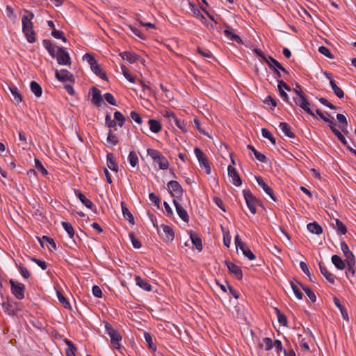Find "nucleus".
<instances>
[{"mask_svg":"<svg viewBox=\"0 0 356 356\" xmlns=\"http://www.w3.org/2000/svg\"><path fill=\"white\" fill-rule=\"evenodd\" d=\"M92 102L97 106L99 107L103 103L102 97L100 90L95 87H92Z\"/></svg>","mask_w":356,"mask_h":356,"instance_id":"a211bd4d","label":"nucleus"},{"mask_svg":"<svg viewBox=\"0 0 356 356\" xmlns=\"http://www.w3.org/2000/svg\"><path fill=\"white\" fill-rule=\"evenodd\" d=\"M228 175L232 179V182L236 186H239L242 184V181L239 177L236 170L232 165H229L227 168Z\"/></svg>","mask_w":356,"mask_h":356,"instance_id":"ddd939ff","label":"nucleus"},{"mask_svg":"<svg viewBox=\"0 0 356 356\" xmlns=\"http://www.w3.org/2000/svg\"><path fill=\"white\" fill-rule=\"evenodd\" d=\"M307 229L311 233H313V234H315L317 235H319L323 232V228L318 223H317L316 222L309 223L307 225Z\"/></svg>","mask_w":356,"mask_h":356,"instance_id":"cd10ccee","label":"nucleus"},{"mask_svg":"<svg viewBox=\"0 0 356 356\" xmlns=\"http://www.w3.org/2000/svg\"><path fill=\"white\" fill-rule=\"evenodd\" d=\"M337 231L340 234H345L347 232V229L343 223L338 219L335 220Z\"/></svg>","mask_w":356,"mask_h":356,"instance_id":"3c124183","label":"nucleus"},{"mask_svg":"<svg viewBox=\"0 0 356 356\" xmlns=\"http://www.w3.org/2000/svg\"><path fill=\"white\" fill-rule=\"evenodd\" d=\"M25 13L26 15H23L22 18V31L33 29V23L32 20L34 18V14L29 10H25Z\"/></svg>","mask_w":356,"mask_h":356,"instance_id":"6e6552de","label":"nucleus"},{"mask_svg":"<svg viewBox=\"0 0 356 356\" xmlns=\"http://www.w3.org/2000/svg\"><path fill=\"white\" fill-rule=\"evenodd\" d=\"M2 307L5 313L8 315H15L17 311V305L13 301L7 300L3 302Z\"/></svg>","mask_w":356,"mask_h":356,"instance_id":"dca6fc26","label":"nucleus"},{"mask_svg":"<svg viewBox=\"0 0 356 356\" xmlns=\"http://www.w3.org/2000/svg\"><path fill=\"white\" fill-rule=\"evenodd\" d=\"M225 264L229 270V272L233 274L238 280H241L243 277V273L241 268L234 264V263L225 261Z\"/></svg>","mask_w":356,"mask_h":356,"instance_id":"f8f14e48","label":"nucleus"},{"mask_svg":"<svg viewBox=\"0 0 356 356\" xmlns=\"http://www.w3.org/2000/svg\"><path fill=\"white\" fill-rule=\"evenodd\" d=\"M8 88L13 95V102L15 104H19L20 102H22V97L17 88L15 86H8Z\"/></svg>","mask_w":356,"mask_h":356,"instance_id":"412c9836","label":"nucleus"},{"mask_svg":"<svg viewBox=\"0 0 356 356\" xmlns=\"http://www.w3.org/2000/svg\"><path fill=\"white\" fill-rule=\"evenodd\" d=\"M191 239L196 249L199 251H201L202 250V243L200 237L197 234L191 233Z\"/></svg>","mask_w":356,"mask_h":356,"instance_id":"f704fd0d","label":"nucleus"},{"mask_svg":"<svg viewBox=\"0 0 356 356\" xmlns=\"http://www.w3.org/2000/svg\"><path fill=\"white\" fill-rule=\"evenodd\" d=\"M221 229L223 233V243L226 247H229L231 243V236L228 230H225L223 227L221 226Z\"/></svg>","mask_w":356,"mask_h":356,"instance_id":"09e8293b","label":"nucleus"},{"mask_svg":"<svg viewBox=\"0 0 356 356\" xmlns=\"http://www.w3.org/2000/svg\"><path fill=\"white\" fill-rule=\"evenodd\" d=\"M122 211L123 217L127 220L130 223L134 224V218L132 213L129 211L128 208L126 207L124 202H121Z\"/></svg>","mask_w":356,"mask_h":356,"instance_id":"a878e982","label":"nucleus"},{"mask_svg":"<svg viewBox=\"0 0 356 356\" xmlns=\"http://www.w3.org/2000/svg\"><path fill=\"white\" fill-rule=\"evenodd\" d=\"M168 189L171 195L175 197H179L183 194V189L181 186L177 181H170L168 184Z\"/></svg>","mask_w":356,"mask_h":356,"instance_id":"1a4fd4ad","label":"nucleus"},{"mask_svg":"<svg viewBox=\"0 0 356 356\" xmlns=\"http://www.w3.org/2000/svg\"><path fill=\"white\" fill-rule=\"evenodd\" d=\"M238 248L242 251L243 255L248 258L249 260H254L255 259V255L245 243L238 246Z\"/></svg>","mask_w":356,"mask_h":356,"instance_id":"c85d7f7f","label":"nucleus"},{"mask_svg":"<svg viewBox=\"0 0 356 356\" xmlns=\"http://www.w3.org/2000/svg\"><path fill=\"white\" fill-rule=\"evenodd\" d=\"M301 285L302 284L298 282H291V286L293 289V291L294 294L296 295V298L299 300L302 299V293L300 291L299 287H298V286H301Z\"/></svg>","mask_w":356,"mask_h":356,"instance_id":"a19ab883","label":"nucleus"},{"mask_svg":"<svg viewBox=\"0 0 356 356\" xmlns=\"http://www.w3.org/2000/svg\"><path fill=\"white\" fill-rule=\"evenodd\" d=\"M261 134L264 138L268 139L272 143V144H276L275 138L273 136L272 134L268 129L262 128Z\"/></svg>","mask_w":356,"mask_h":356,"instance_id":"864d4df0","label":"nucleus"},{"mask_svg":"<svg viewBox=\"0 0 356 356\" xmlns=\"http://www.w3.org/2000/svg\"><path fill=\"white\" fill-rule=\"evenodd\" d=\"M144 337L148 344L149 348L154 350H156V346L154 344V343L152 341V335L148 332H145Z\"/></svg>","mask_w":356,"mask_h":356,"instance_id":"4d7b16f0","label":"nucleus"},{"mask_svg":"<svg viewBox=\"0 0 356 356\" xmlns=\"http://www.w3.org/2000/svg\"><path fill=\"white\" fill-rule=\"evenodd\" d=\"M330 86L332 87L334 93L337 97L341 99L344 97V92L341 88L337 86L335 81H330Z\"/></svg>","mask_w":356,"mask_h":356,"instance_id":"58836bf2","label":"nucleus"},{"mask_svg":"<svg viewBox=\"0 0 356 356\" xmlns=\"http://www.w3.org/2000/svg\"><path fill=\"white\" fill-rule=\"evenodd\" d=\"M90 68L97 76H99L104 80L107 79L105 72L102 71L97 61L95 62V65H90Z\"/></svg>","mask_w":356,"mask_h":356,"instance_id":"473e14b6","label":"nucleus"},{"mask_svg":"<svg viewBox=\"0 0 356 356\" xmlns=\"http://www.w3.org/2000/svg\"><path fill=\"white\" fill-rule=\"evenodd\" d=\"M318 51L329 58H333V56L332 55L330 50L326 47H324V46L319 47Z\"/></svg>","mask_w":356,"mask_h":356,"instance_id":"e2e57ef3","label":"nucleus"},{"mask_svg":"<svg viewBox=\"0 0 356 356\" xmlns=\"http://www.w3.org/2000/svg\"><path fill=\"white\" fill-rule=\"evenodd\" d=\"M332 262L339 270H343L346 267V261H343L342 259L338 255L334 254L332 257Z\"/></svg>","mask_w":356,"mask_h":356,"instance_id":"7c9ffc66","label":"nucleus"},{"mask_svg":"<svg viewBox=\"0 0 356 356\" xmlns=\"http://www.w3.org/2000/svg\"><path fill=\"white\" fill-rule=\"evenodd\" d=\"M257 184L263 188L266 194H268L273 201H276V198L273 194V191L266 183L264 181L262 177H256Z\"/></svg>","mask_w":356,"mask_h":356,"instance_id":"2eb2a0df","label":"nucleus"},{"mask_svg":"<svg viewBox=\"0 0 356 356\" xmlns=\"http://www.w3.org/2000/svg\"><path fill=\"white\" fill-rule=\"evenodd\" d=\"M122 59L127 60L130 63H134L139 60L140 56L130 51H123L120 54Z\"/></svg>","mask_w":356,"mask_h":356,"instance_id":"5701e85b","label":"nucleus"},{"mask_svg":"<svg viewBox=\"0 0 356 356\" xmlns=\"http://www.w3.org/2000/svg\"><path fill=\"white\" fill-rule=\"evenodd\" d=\"M261 347L264 348L265 350L268 351L273 347V343L270 338L266 337L263 339V343L261 344Z\"/></svg>","mask_w":356,"mask_h":356,"instance_id":"49530a36","label":"nucleus"},{"mask_svg":"<svg viewBox=\"0 0 356 356\" xmlns=\"http://www.w3.org/2000/svg\"><path fill=\"white\" fill-rule=\"evenodd\" d=\"M161 235L166 241H172L175 237L172 228L166 225H161Z\"/></svg>","mask_w":356,"mask_h":356,"instance_id":"9b49d317","label":"nucleus"},{"mask_svg":"<svg viewBox=\"0 0 356 356\" xmlns=\"http://www.w3.org/2000/svg\"><path fill=\"white\" fill-rule=\"evenodd\" d=\"M173 204L180 218L185 222H188L189 221V216L186 210L175 199L173 200Z\"/></svg>","mask_w":356,"mask_h":356,"instance_id":"4468645a","label":"nucleus"},{"mask_svg":"<svg viewBox=\"0 0 356 356\" xmlns=\"http://www.w3.org/2000/svg\"><path fill=\"white\" fill-rule=\"evenodd\" d=\"M62 226L63 229L66 231V232L68 234L69 236L72 238L74 236V229L72 227V225L67 222H62Z\"/></svg>","mask_w":356,"mask_h":356,"instance_id":"37998d69","label":"nucleus"},{"mask_svg":"<svg viewBox=\"0 0 356 356\" xmlns=\"http://www.w3.org/2000/svg\"><path fill=\"white\" fill-rule=\"evenodd\" d=\"M107 165L108 167L115 172L118 171V165L115 162V156L113 153H108L106 155Z\"/></svg>","mask_w":356,"mask_h":356,"instance_id":"b1692460","label":"nucleus"},{"mask_svg":"<svg viewBox=\"0 0 356 356\" xmlns=\"http://www.w3.org/2000/svg\"><path fill=\"white\" fill-rule=\"evenodd\" d=\"M67 343L68 344V348L66 349V355L67 356H76V347L73 345L72 342L69 341H67Z\"/></svg>","mask_w":356,"mask_h":356,"instance_id":"bf43d9fd","label":"nucleus"},{"mask_svg":"<svg viewBox=\"0 0 356 356\" xmlns=\"http://www.w3.org/2000/svg\"><path fill=\"white\" fill-rule=\"evenodd\" d=\"M128 161L132 167H136L138 162V158L136 153L134 151L129 152L128 156Z\"/></svg>","mask_w":356,"mask_h":356,"instance_id":"c03bdc74","label":"nucleus"},{"mask_svg":"<svg viewBox=\"0 0 356 356\" xmlns=\"http://www.w3.org/2000/svg\"><path fill=\"white\" fill-rule=\"evenodd\" d=\"M18 268L22 276L26 279H28L31 276V273L29 270L22 265L18 266Z\"/></svg>","mask_w":356,"mask_h":356,"instance_id":"680f3d73","label":"nucleus"},{"mask_svg":"<svg viewBox=\"0 0 356 356\" xmlns=\"http://www.w3.org/2000/svg\"><path fill=\"white\" fill-rule=\"evenodd\" d=\"M319 268L321 274L326 278V280L332 284L334 283L336 279L335 275L330 273L323 263H319Z\"/></svg>","mask_w":356,"mask_h":356,"instance_id":"f3484780","label":"nucleus"},{"mask_svg":"<svg viewBox=\"0 0 356 356\" xmlns=\"http://www.w3.org/2000/svg\"><path fill=\"white\" fill-rule=\"evenodd\" d=\"M194 152L200 165L203 166L205 170V172L207 175H209L211 173V167L204 152L198 147L195 148Z\"/></svg>","mask_w":356,"mask_h":356,"instance_id":"0eeeda50","label":"nucleus"},{"mask_svg":"<svg viewBox=\"0 0 356 356\" xmlns=\"http://www.w3.org/2000/svg\"><path fill=\"white\" fill-rule=\"evenodd\" d=\"M121 70H122V74L124 75V76L131 83H135L136 82V76L131 75L129 70H127V68L126 67L125 65H121Z\"/></svg>","mask_w":356,"mask_h":356,"instance_id":"79ce46f5","label":"nucleus"},{"mask_svg":"<svg viewBox=\"0 0 356 356\" xmlns=\"http://www.w3.org/2000/svg\"><path fill=\"white\" fill-rule=\"evenodd\" d=\"M11 291L15 297L18 300H22L24 298L25 293V286L24 284L15 282L13 280H10L9 281Z\"/></svg>","mask_w":356,"mask_h":356,"instance_id":"20e7f679","label":"nucleus"},{"mask_svg":"<svg viewBox=\"0 0 356 356\" xmlns=\"http://www.w3.org/2000/svg\"><path fill=\"white\" fill-rule=\"evenodd\" d=\"M57 297L60 302L63 305L65 308H70V304L68 300L65 298V297L63 295V293L57 291H56Z\"/></svg>","mask_w":356,"mask_h":356,"instance_id":"de8ad7c7","label":"nucleus"},{"mask_svg":"<svg viewBox=\"0 0 356 356\" xmlns=\"http://www.w3.org/2000/svg\"><path fill=\"white\" fill-rule=\"evenodd\" d=\"M248 148L249 149H250L252 153L254 154V156L256 157V159L259 161L260 162H262V163H266L267 161H268V159L266 158V156L260 153L259 152H258L253 146L250 145H248Z\"/></svg>","mask_w":356,"mask_h":356,"instance_id":"72a5a7b5","label":"nucleus"},{"mask_svg":"<svg viewBox=\"0 0 356 356\" xmlns=\"http://www.w3.org/2000/svg\"><path fill=\"white\" fill-rule=\"evenodd\" d=\"M114 120L117 121L120 127H122L125 122V118L120 111H115L114 113Z\"/></svg>","mask_w":356,"mask_h":356,"instance_id":"a18cd8bd","label":"nucleus"},{"mask_svg":"<svg viewBox=\"0 0 356 356\" xmlns=\"http://www.w3.org/2000/svg\"><path fill=\"white\" fill-rule=\"evenodd\" d=\"M149 155L153 161L156 163L161 170H167L169 167V162L167 159L158 150L149 148L147 150Z\"/></svg>","mask_w":356,"mask_h":356,"instance_id":"f257e3e1","label":"nucleus"},{"mask_svg":"<svg viewBox=\"0 0 356 356\" xmlns=\"http://www.w3.org/2000/svg\"><path fill=\"white\" fill-rule=\"evenodd\" d=\"M150 130L154 133H159L161 129V124L156 120L149 119L148 121Z\"/></svg>","mask_w":356,"mask_h":356,"instance_id":"2f4dec72","label":"nucleus"},{"mask_svg":"<svg viewBox=\"0 0 356 356\" xmlns=\"http://www.w3.org/2000/svg\"><path fill=\"white\" fill-rule=\"evenodd\" d=\"M243 193L248 209L252 214H255L257 213V205L259 204V200L249 190H244Z\"/></svg>","mask_w":356,"mask_h":356,"instance_id":"7ed1b4c3","label":"nucleus"},{"mask_svg":"<svg viewBox=\"0 0 356 356\" xmlns=\"http://www.w3.org/2000/svg\"><path fill=\"white\" fill-rule=\"evenodd\" d=\"M26 36L27 41L30 43H33L36 41L35 32L33 29H27L26 31H22Z\"/></svg>","mask_w":356,"mask_h":356,"instance_id":"ea45409f","label":"nucleus"},{"mask_svg":"<svg viewBox=\"0 0 356 356\" xmlns=\"http://www.w3.org/2000/svg\"><path fill=\"white\" fill-rule=\"evenodd\" d=\"M129 28L131 31V32L133 33H134L136 36H138L139 38H140L142 40H145V37L144 36V35L141 33V31L138 29H137L131 25H129Z\"/></svg>","mask_w":356,"mask_h":356,"instance_id":"338daca9","label":"nucleus"},{"mask_svg":"<svg viewBox=\"0 0 356 356\" xmlns=\"http://www.w3.org/2000/svg\"><path fill=\"white\" fill-rule=\"evenodd\" d=\"M107 141L113 145H116L119 142L118 137L115 134H113L112 129H109L107 137Z\"/></svg>","mask_w":356,"mask_h":356,"instance_id":"5fc2aeb1","label":"nucleus"},{"mask_svg":"<svg viewBox=\"0 0 356 356\" xmlns=\"http://www.w3.org/2000/svg\"><path fill=\"white\" fill-rule=\"evenodd\" d=\"M75 194L76 197L80 200V201L88 209H92L94 207V204L88 199L83 193H81L79 191H76Z\"/></svg>","mask_w":356,"mask_h":356,"instance_id":"393cba45","label":"nucleus"},{"mask_svg":"<svg viewBox=\"0 0 356 356\" xmlns=\"http://www.w3.org/2000/svg\"><path fill=\"white\" fill-rule=\"evenodd\" d=\"M279 128L289 138H295V134L291 131V127L286 122H280Z\"/></svg>","mask_w":356,"mask_h":356,"instance_id":"c756f323","label":"nucleus"},{"mask_svg":"<svg viewBox=\"0 0 356 356\" xmlns=\"http://www.w3.org/2000/svg\"><path fill=\"white\" fill-rule=\"evenodd\" d=\"M51 35L57 39H61L63 42H66L67 39L64 36L63 32L56 29H54L51 32Z\"/></svg>","mask_w":356,"mask_h":356,"instance_id":"13d9d810","label":"nucleus"},{"mask_svg":"<svg viewBox=\"0 0 356 356\" xmlns=\"http://www.w3.org/2000/svg\"><path fill=\"white\" fill-rule=\"evenodd\" d=\"M35 168L40 170L42 175H47V170L44 168L42 163L37 159H35Z\"/></svg>","mask_w":356,"mask_h":356,"instance_id":"69168bd1","label":"nucleus"},{"mask_svg":"<svg viewBox=\"0 0 356 356\" xmlns=\"http://www.w3.org/2000/svg\"><path fill=\"white\" fill-rule=\"evenodd\" d=\"M330 128L332 130V131L334 133V134L337 137V138L344 145L347 147L348 145V142L346 139V138L343 136V135L336 129L334 125H330Z\"/></svg>","mask_w":356,"mask_h":356,"instance_id":"e433bc0d","label":"nucleus"},{"mask_svg":"<svg viewBox=\"0 0 356 356\" xmlns=\"http://www.w3.org/2000/svg\"><path fill=\"white\" fill-rule=\"evenodd\" d=\"M341 249L346 257V262L355 261L353 252L350 250L346 242L343 241L341 243Z\"/></svg>","mask_w":356,"mask_h":356,"instance_id":"6ab92c4d","label":"nucleus"},{"mask_svg":"<svg viewBox=\"0 0 356 356\" xmlns=\"http://www.w3.org/2000/svg\"><path fill=\"white\" fill-rule=\"evenodd\" d=\"M275 311H276V314H277V320H278V322L280 323V325H284V326H286L287 325V319H286V316L280 312V311L275 308Z\"/></svg>","mask_w":356,"mask_h":356,"instance_id":"8fccbe9b","label":"nucleus"},{"mask_svg":"<svg viewBox=\"0 0 356 356\" xmlns=\"http://www.w3.org/2000/svg\"><path fill=\"white\" fill-rule=\"evenodd\" d=\"M318 101L320 102L321 104H322L323 105L328 107L330 109H337V106L333 105L327 99H325L324 97L318 98Z\"/></svg>","mask_w":356,"mask_h":356,"instance_id":"0e129e2a","label":"nucleus"},{"mask_svg":"<svg viewBox=\"0 0 356 356\" xmlns=\"http://www.w3.org/2000/svg\"><path fill=\"white\" fill-rule=\"evenodd\" d=\"M135 281L137 286L146 291H151L152 290L151 284L146 280L141 278L140 276L135 277Z\"/></svg>","mask_w":356,"mask_h":356,"instance_id":"aec40b11","label":"nucleus"},{"mask_svg":"<svg viewBox=\"0 0 356 356\" xmlns=\"http://www.w3.org/2000/svg\"><path fill=\"white\" fill-rule=\"evenodd\" d=\"M268 59V63H266L268 66L272 69H275L281 67V64L275 58L271 56L267 58Z\"/></svg>","mask_w":356,"mask_h":356,"instance_id":"6e6d98bb","label":"nucleus"},{"mask_svg":"<svg viewBox=\"0 0 356 356\" xmlns=\"http://www.w3.org/2000/svg\"><path fill=\"white\" fill-rule=\"evenodd\" d=\"M293 101L295 104L302 108L307 113L309 114L314 118H316L315 114L310 108V104L307 100L305 95H301L300 97H293Z\"/></svg>","mask_w":356,"mask_h":356,"instance_id":"39448f33","label":"nucleus"},{"mask_svg":"<svg viewBox=\"0 0 356 356\" xmlns=\"http://www.w3.org/2000/svg\"><path fill=\"white\" fill-rule=\"evenodd\" d=\"M55 57H56L57 62L59 65H67L71 64L70 54L65 47H59Z\"/></svg>","mask_w":356,"mask_h":356,"instance_id":"423d86ee","label":"nucleus"},{"mask_svg":"<svg viewBox=\"0 0 356 356\" xmlns=\"http://www.w3.org/2000/svg\"><path fill=\"white\" fill-rule=\"evenodd\" d=\"M55 76L56 79L60 81H74V79L72 74L67 70H56L55 72Z\"/></svg>","mask_w":356,"mask_h":356,"instance_id":"9d476101","label":"nucleus"},{"mask_svg":"<svg viewBox=\"0 0 356 356\" xmlns=\"http://www.w3.org/2000/svg\"><path fill=\"white\" fill-rule=\"evenodd\" d=\"M149 200L155 205L157 207H159V204H160V198L156 196L154 193H151L149 195Z\"/></svg>","mask_w":356,"mask_h":356,"instance_id":"774afa93","label":"nucleus"},{"mask_svg":"<svg viewBox=\"0 0 356 356\" xmlns=\"http://www.w3.org/2000/svg\"><path fill=\"white\" fill-rule=\"evenodd\" d=\"M129 236L130 237L133 246L137 249L140 248L141 247V243L138 239H137L135 237L134 233H129Z\"/></svg>","mask_w":356,"mask_h":356,"instance_id":"052dcab7","label":"nucleus"},{"mask_svg":"<svg viewBox=\"0 0 356 356\" xmlns=\"http://www.w3.org/2000/svg\"><path fill=\"white\" fill-rule=\"evenodd\" d=\"M301 288L305 292L308 298L311 300L312 302H314L316 301V297L313 291H312L309 287L305 286L304 285H301Z\"/></svg>","mask_w":356,"mask_h":356,"instance_id":"603ef678","label":"nucleus"},{"mask_svg":"<svg viewBox=\"0 0 356 356\" xmlns=\"http://www.w3.org/2000/svg\"><path fill=\"white\" fill-rule=\"evenodd\" d=\"M39 241L42 247L44 246V241H46L47 243H48V245H47V247L51 251L55 250L56 249V243H55L54 239L51 238H49L47 236H43L42 239H39Z\"/></svg>","mask_w":356,"mask_h":356,"instance_id":"bb28decb","label":"nucleus"},{"mask_svg":"<svg viewBox=\"0 0 356 356\" xmlns=\"http://www.w3.org/2000/svg\"><path fill=\"white\" fill-rule=\"evenodd\" d=\"M225 35L230 40L234 41L238 44H242L243 41L241 38L236 34H235L232 29L227 26V29L224 30Z\"/></svg>","mask_w":356,"mask_h":356,"instance_id":"4be33fe9","label":"nucleus"},{"mask_svg":"<svg viewBox=\"0 0 356 356\" xmlns=\"http://www.w3.org/2000/svg\"><path fill=\"white\" fill-rule=\"evenodd\" d=\"M43 46L48 51L49 54L54 58L56 56V51L54 45L49 40H43Z\"/></svg>","mask_w":356,"mask_h":356,"instance_id":"4c0bfd02","label":"nucleus"},{"mask_svg":"<svg viewBox=\"0 0 356 356\" xmlns=\"http://www.w3.org/2000/svg\"><path fill=\"white\" fill-rule=\"evenodd\" d=\"M105 329L111 338V343L113 347L115 349L120 350L122 346L120 343V341H122V336L120 332L115 330L108 322L105 323Z\"/></svg>","mask_w":356,"mask_h":356,"instance_id":"f03ea898","label":"nucleus"},{"mask_svg":"<svg viewBox=\"0 0 356 356\" xmlns=\"http://www.w3.org/2000/svg\"><path fill=\"white\" fill-rule=\"evenodd\" d=\"M31 90L37 97H40L42 95V90L40 84L35 81L31 82Z\"/></svg>","mask_w":356,"mask_h":356,"instance_id":"c9c22d12","label":"nucleus"}]
</instances>
